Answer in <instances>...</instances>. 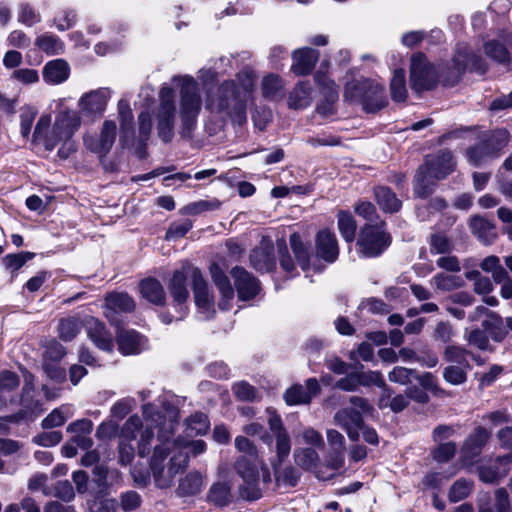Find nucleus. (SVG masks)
<instances>
[{
  "label": "nucleus",
  "instance_id": "a878e982",
  "mask_svg": "<svg viewBox=\"0 0 512 512\" xmlns=\"http://www.w3.org/2000/svg\"><path fill=\"white\" fill-rule=\"evenodd\" d=\"M192 268L193 267H187L182 270H175L168 283L169 293L173 301L179 306H182L189 298L187 278Z\"/></svg>",
  "mask_w": 512,
  "mask_h": 512
},
{
  "label": "nucleus",
  "instance_id": "20e7f679",
  "mask_svg": "<svg viewBox=\"0 0 512 512\" xmlns=\"http://www.w3.org/2000/svg\"><path fill=\"white\" fill-rule=\"evenodd\" d=\"M172 82L180 86L178 103L179 134L182 138L189 139L197 127V119L202 108L199 86L190 76H174Z\"/></svg>",
  "mask_w": 512,
  "mask_h": 512
},
{
  "label": "nucleus",
  "instance_id": "4c0bfd02",
  "mask_svg": "<svg viewBox=\"0 0 512 512\" xmlns=\"http://www.w3.org/2000/svg\"><path fill=\"white\" fill-rule=\"evenodd\" d=\"M375 199L382 210L389 213L398 212L402 202L396 194L386 186H378L374 189Z\"/></svg>",
  "mask_w": 512,
  "mask_h": 512
},
{
  "label": "nucleus",
  "instance_id": "5fc2aeb1",
  "mask_svg": "<svg viewBox=\"0 0 512 512\" xmlns=\"http://www.w3.org/2000/svg\"><path fill=\"white\" fill-rule=\"evenodd\" d=\"M187 431L194 435H204L210 427L208 417L202 412L192 414L186 420Z\"/></svg>",
  "mask_w": 512,
  "mask_h": 512
},
{
  "label": "nucleus",
  "instance_id": "412c9836",
  "mask_svg": "<svg viewBox=\"0 0 512 512\" xmlns=\"http://www.w3.org/2000/svg\"><path fill=\"white\" fill-rule=\"evenodd\" d=\"M320 385L316 378H309L306 386L295 384L286 390L284 394L285 402L288 405L308 404L311 399L320 393Z\"/></svg>",
  "mask_w": 512,
  "mask_h": 512
},
{
  "label": "nucleus",
  "instance_id": "f704fd0d",
  "mask_svg": "<svg viewBox=\"0 0 512 512\" xmlns=\"http://www.w3.org/2000/svg\"><path fill=\"white\" fill-rule=\"evenodd\" d=\"M284 82L276 74H268L261 82L262 96L270 101H280L284 97Z\"/></svg>",
  "mask_w": 512,
  "mask_h": 512
},
{
  "label": "nucleus",
  "instance_id": "e2e57ef3",
  "mask_svg": "<svg viewBox=\"0 0 512 512\" xmlns=\"http://www.w3.org/2000/svg\"><path fill=\"white\" fill-rule=\"evenodd\" d=\"M34 257L33 253L30 252H20L17 254H8L6 255L2 262L7 269L12 271H16L20 269L27 261L31 260Z\"/></svg>",
  "mask_w": 512,
  "mask_h": 512
},
{
  "label": "nucleus",
  "instance_id": "cd10ccee",
  "mask_svg": "<svg viewBox=\"0 0 512 512\" xmlns=\"http://www.w3.org/2000/svg\"><path fill=\"white\" fill-rule=\"evenodd\" d=\"M116 340L123 355L139 354L145 346V339L135 330L120 329Z\"/></svg>",
  "mask_w": 512,
  "mask_h": 512
},
{
  "label": "nucleus",
  "instance_id": "72a5a7b5",
  "mask_svg": "<svg viewBox=\"0 0 512 512\" xmlns=\"http://www.w3.org/2000/svg\"><path fill=\"white\" fill-rule=\"evenodd\" d=\"M472 233L484 244H491L497 237L496 226L480 216H474L470 220Z\"/></svg>",
  "mask_w": 512,
  "mask_h": 512
},
{
  "label": "nucleus",
  "instance_id": "338daca9",
  "mask_svg": "<svg viewBox=\"0 0 512 512\" xmlns=\"http://www.w3.org/2000/svg\"><path fill=\"white\" fill-rule=\"evenodd\" d=\"M359 386L384 387L383 375L378 371L355 372Z\"/></svg>",
  "mask_w": 512,
  "mask_h": 512
},
{
  "label": "nucleus",
  "instance_id": "680f3d73",
  "mask_svg": "<svg viewBox=\"0 0 512 512\" xmlns=\"http://www.w3.org/2000/svg\"><path fill=\"white\" fill-rule=\"evenodd\" d=\"M470 493L471 483L464 479H459L450 488L448 498L450 502L456 503L467 498Z\"/></svg>",
  "mask_w": 512,
  "mask_h": 512
},
{
  "label": "nucleus",
  "instance_id": "6e6552de",
  "mask_svg": "<svg viewBox=\"0 0 512 512\" xmlns=\"http://www.w3.org/2000/svg\"><path fill=\"white\" fill-rule=\"evenodd\" d=\"M438 84V74L435 67L428 62L422 53H417L411 58L410 85L416 93L432 90Z\"/></svg>",
  "mask_w": 512,
  "mask_h": 512
},
{
  "label": "nucleus",
  "instance_id": "9d476101",
  "mask_svg": "<svg viewBox=\"0 0 512 512\" xmlns=\"http://www.w3.org/2000/svg\"><path fill=\"white\" fill-rule=\"evenodd\" d=\"M81 118L76 111L65 110L60 112L53 125L55 136H45L44 146L46 150L52 151L62 139H71L73 134L79 129Z\"/></svg>",
  "mask_w": 512,
  "mask_h": 512
},
{
  "label": "nucleus",
  "instance_id": "4be33fe9",
  "mask_svg": "<svg viewBox=\"0 0 512 512\" xmlns=\"http://www.w3.org/2000/svg\"><path fill=\"white\" fill-rule=\"evenodd\" d=\"M499 39H492L484 43V53L487 57L499 64L508 65L511 62V56L507 46L512 47V33L503 31Z\"/></svg>",
  "mask_w": 512,
  "mask_h": 512
},
{
  "label": "nucleus",
  "instance_id": "e433bc0d",
  "mask_svg": "<svg viewBox=\"0 0 512 512\" xmlns=\"http://www.w3.org/2000/svg\"><path fill=\"white\" fill-rule=\"evenodd\" d=\"M436 181L430 173L420 166L413 181L414 195L423 199L429 197L434 192Z\"/></svg>",
  "mask_w": 512,
  "mask_h": 512
},
{
  "label": "nucleus",
  "instance_id": "49530a36",
  "mask_svg": "<svg viewBox=\"0 0 512 512\" xmlns=\"http://www.w3.org/2000/svg\"><path fill=\"white\" fill-rule=\"evenodd\" d=\"M295 464L304 469L312 470L316 468L319 463V455L315 449L312 448H298L293 454Z\"/></svg>",
  "mask_w": 512,
  "mask_h": 512
},
{
  "label": "nucleus",
  "instance_id": "f3484780",
  "mask_svg": "<svg viewBox=\"0 0 512 512\" xmlns=\"http://www.w3.org/2000/svg\"><path fill=\"white\" fill-rule=\"evenodd\" d=\"M110 99V90L99 88L84 94L79 100L81 111L89 116H101Z\"/></svg>",
  "mask_w": 512,
  "mask_h": 512
},
{
  "label": "nucleus",
  "instance_id": "7c9ffc66",
  "mask_svg": "<svg viewBox=\"0 0 512 512\" xmlns=\"http://www.w3.org/2000/svg\"><path fill=\"white\" fill-rule=\"evenodd\" d=\"M138 135L136 139L133 137L134 144L136 143L135 153L139 158L145 157L147 142L150 139L152 132L153 122L152 117L148 111H142L137 118Z\"/></svg>",
  "mask_w": 512,
  "mask_h": 512
},
{
  "label": "nucleus",
  "instance_id": "6ab92c4d",
  "mask_svg": "<svg viewBox=\"0 0 512 512\" xmlns=\"http://www.w3.org/2000/svg\"><path fill=\"white\" fill-rule=\"evenodd\" d=\"M117 126L112 120H106L103 123L98 139L85 138V144L92 152L104 156L112 148L116 139Z\"/></svg>",
  "mask_w": 512,
  "mask_h": 512
},
{
  "label": "nucleus",
  "instance_id": "1a4fd4ad",
  "mask_svg": "<svg viewBox=\"0 0 512 512\" xmlns=\"http://www.w3.org/2000/svg\"><path fill=\"white\" fill-rule=\"evenodd\" d=\"M235 469L243 479V484L239 487L240 497L247 501L261 498L262 492L258 486L259 472L255 462L247 456H241L235 462Z\"/></svg>",
  "mask_w": 512,
  "mask_h": 512
},
{
  "label": "nucleus",
  "instance_id": "393cba45",
  "mask_svg": "<svg viewBox=\"0 0 512 512\" xmlns=\"http://www.w3.org/2000/svg\"><path fill=\"white\" fill-rule=\"evenodd\" d=\"M291 71L297 76L308 75L314 69L319 59V51L309 47L301 48L292 54Z\"/></svg>",
  "mask_w": 512,
  "mask_h": 512
},
{
  "label": "nucleus",
  "instance_id": "79ce46f5",
  "mask_svg": "<svg viewBox=\"0 0 512 512\" xmlns=\"http://www.w3.org/2000/svg\"><path fill=\"white\" fill-rule=\"evenodd\" d=\"M337 226L341 236L346 242L351 243L354 241L357 224L350 212L343 210L338 212Z\"/></svg>",
  "mask_w": 512,
  "mask_h": 512
},
{
  "label": "nucleus",
  "instance_id": "f257e3e1",
  "mask_svg": "<svg viewBox=\"0 0 512 512\" xmlns=\"http://www.w3.org/2000/svg\"><path fill=\"white\" fill-rule=\"evenodd\" d=\"M176 423L170 421L160 427L158 440L150 459V469L155 485L160 489L170 488L175 477L186 470L189 465V455L182 451L184 446L181 437L173 438Z\"/></svg>",
  "mask_w": 512,
  "mask_h": 512
},
{
  "label": "nucleus",
  "instance_id": "69168bd1",
  "mask_svg": "<svg viewBox=\"0 0 512 512\" xmlns=\"http://www.w3.org/2000/svg\"><path fill=\"white\" fill-rule=\"evenodd\" d=\"M316 81L322 87L321 93L325 98V102H329V104L333 105L338 99V90L335 83L332 80L319 75L316 76Z\"/></svg>",
  "mask_w": 512,
  "mask_h": 512
},
{
  "label": "nucleus",
  "instance_id": "f8f14e48",
  "mask_svg": "<svg viewBox=\"0 0 512 512\" xmlns=\"http://www.w3.org/2000/svg\"><path fill=\"white\" fill-rule=\"evenodd\" d=\"M466 68H471L481 73L486 71V65L479 56L463 53L459 48L452 60L451 67H449L447 73L443 75L444 85L454 86L459 81Z\"/></svg>",
  "mask_w": 512,
  "mask_h": 512
},
{
  "label": "nucleus",
  "instance_id": "c756f323",
  "mask_svg": "<svg viewBox=\"0 0 512 512\" xmlns=\"http://www.w3.org/2000/svg\"><path fill=\"white\" fill-rule=\"evenodd\" d=\"M69 75L70 67L64 59L48 61L42 71L43 80L50 85H58L65 82Z\"/></svg>",
  "mask_w": 512,
  "mask_h": 512
},
{
  "label": "nucleus",
  "instance_id": "8fccbe9b",
  "mask_svg": "<svg viewBox=\"0 0 512 512\" xmlns=\"http://www.w3.org/2000/svg\"><path fill=\"white\" fill-rule=\"evenodd\" d=\"M510 135L507 130L499 129L493 131L488 135L483 142L490 150L493 157H496L498 153L508 144Z\"/></svg>",
  "mask_w": 512,
  "mask_h": 512
},
{
  "label": "nucleus",
  "instance_id": "bf43d9fd",
  "mask_svg": "<svg viewBox=\"0 0 512 512\" xmlns=\"http://www.w3.org/2000/svg\"><path fill=\"white\" fill-rule=\"evenodd\" d=\"M433 282L437 289L442 291H451L461 287L463 280L459 276L438 273L433 277Z\"/></svg>",
  "mask_w": 512,
  "mask_h": 512
},
{
  "label": "nucleus",
  "instance_id": "2eb2a0df",
  "mask_svg": "<svg viewBox=\"0 0 512 512\" xmlns=\"http://www.w3.org/2000/svg\"><path fill=\"white\" fill-rule=\"evenodd\" d=\"M235 287L240 300L247 301L254 298L260 291V282L243 267L236 266L231 270Z\"/></svg>",
  "mask_w": 512,
  "mask_h": 512
},
{
  "label": "nucleus",
  "instance_id": "09e8293b",
  "mask_svg": "<svg viewBox=\"0 0 512 512\" xmlns=\"http://www.w3.org/2000/svg\"><path fill=\"white\" fill-rule=\"evenodd\" d=\"M73 414L71 405H63L59 408L54 409L42 420V427L44 429H50L63 425L67 418Z\"/></svg>",
  "mask_w": 512,
  "mask_h": 512
},
{
  "label": "nucleus",
  "instance_id": "864d4df0",
  "mask_svg": "<svg viewBox=\"0 0 512 512\" xmlns=\"http://www.w3.org/2000/svg\"><path fill=\"white\" fill-rule=\"evenodd\" d=\"M431 254H449L453 251L452 241L444 233H433L429 238Z\"/></svg>",
  "mask_w": 512,
  "mask_h": 512
},
{
  "label": "nucleus",
  "instance_id": "c9c22d12",
  "mask_svg": "<svg viewBox=\"0 0 512 512\" xmlns=\"http://www.w3.org/2000/svg\"><path fill=\"white\" fill-rule=\"evenodd\" d=\"M312 88L308 82L300 81L288 95V106L291 109H304L311 103Z\"/></svg>",
  "mask_w": 512,
  "mask_h": 512
},
{
  "label": "nucleus",
  "instance_id": "ddd939ff",
  "mask_svg": "<svg viewBox=\"0 0 512 512\" xmlns=\"http://www.w3.org/2000/svg\"><path fill=\"white\" fill-rule=\"evenodd\" d=\"M431 177L436 180L446 178L455 168V161L450 150L442 149L434 155L426 157L425 162L421 165Z\"/></svg>",
  "mask_w": 512,
  "mask_h": 512
},
{
  "label": "nucleus",
  "instance_id": "a211bd4d",
  "mask_svg": "<svg viewBox=\"0 0 512 512\" xmlns=\"http://www.w3.org/2000/svg\"><path fill=\"white\" fill-rule=\"evenodd\" d=\"M316 256L327 263H334L339 256L336 235L328 229L320 230L315 237Z\"/></svg>",
  "mask_w": 512,
  "mask_h": 512
},
{
  "label": "nucleus",
  "instance_id": "2f4dec72",
  "mask_svg": "<svg viewBox=\"0 0 512 512\" xmlns=\"http://www.w3.org/2000/svg\"><path fill=\"white\" fill-rule=\"evenodd\" d=\"M274 248L272 245H261L250 253V263L254 269L260 272H270L275 266Z\"/></svg>",
  "mask_w": 512,
  "mask_h": 512
},
{
  "label": "nucleus",
  "instance_id": "7ed1b4c3",
  "mask_svg": "<svg viewBox=\"0 0 512 512\" xmlns=\"http://www.w3.org/2000/svg\"><path fill=\"white\" fill-rule=\"evenodd\" d=\"M142 411L147 425L143 427L141 418L138 415H132L123 424L119 437L122 440L133 441L140 435L137 443L138 454L141 457H145L151 450L154 438L153 427L159 431L163 423H169L170 421H166L158 409L150 403L143 405Z\"/></svg>",
  "mask_w": 512,
  "mask_h": 512
},
{
  "label": "nucleus",
  "instance_id": "a19ab883",
  "mask_svg": "<svg viewBox=\"0 0 512 512\" xmlns=\"http://www.w3.org/2000/svg\"><path fill=\"white\" fill-rule=\"evenodd\" d=\"M83 324L78 317L69 316L59 320L58 336L61 340L69 342L81 331Z\"/></svg>",
  "mask_w": 512,
  "mask_h": 512
},
{
  "label": "nucleus",
  "instance_id": "473e14b6",
  "mask_svg": "<svg viewBox=\"0 0 512 512\" xmlns=\"http://www.w3.org/2000/svg\"><path fill=\"white\" fill-rule=\"evenodd\" d=\"M143 298L155 305H164L166 294L162 284L155 278H146L139 283Z\"/></svg>",
  "mask_w": 512,
  "mask_h": 512
},
{
  "label": "nucleus",
  "instance_id": "58836bf2",
  "mask_svg": "<svg viewBox=\"0 0 512 512\" xmlns=\"http://www.w3.org/2000/svg\"><path fill=\"white\" fill-rule=\"evenodd\" d=\"M203 487V477L198 471H190L179 481L177 494L179 496H192L198 494Z\"/></svg>",
  "mask_w": 512,
  "mask_h": 512
},
{
  "label": "nucleus",
  "instance_id": "4d7b16f0",
  "mask_svg": "<svg viewBox=\"0 0 512 512\" xmlns=\"http://www.w3.org/2000/svg\"><path fill=\"white\" fill-rule=\"evenodd\" d=\"M471 367L448 365L443 370V378L451 385H461L467 380V373Z\"/></svg>",
  "mask_w": 512,
  "mask_h": 512
},
{
  "label": "nucleus",
  "instance_id": "0e129e2a",
  "mask_svg": "<svg viewBox=\"0 0 512 512\" xmlns=\"http://www.w3.org/2000/svg\"><path fill=\"white\" fill-rule=\"evenodd\" d=\"M355 213L364 218L367 223L383 222L379 219L375 206L371 202L361 201L354 207Z\"/></svg>",
  "mask_w": 512,
  "mask_h": 512
},
{
  "label": "nucleus",
  "instance_id": "052dcab7",
  "mask_svg": "<svg viewBox=\"0 0 512 512\" xmlns=\"http://www.w3.org/2000/svg\"><path fill=\"white\" fill-rule=\"evenodd\" d=\"M41 21L40 14L28 3H21L18 11V22L28 27Z\"/></svg>",
  "mask_w": 512,
  "mask_h": 512
},
{
  "label": "nucleus",
  "instance_id": "a18cd8bd",
  "mask_svg": "<svg viewBox=\"0 0 512 512\" xmlns=\"http://www.w3.org/2000/svg\"><path fill=\"white\" fill-rule=\"evenodd\" d=\"M280 464L279 462L272 463L276 484L289 487L296 486L300 479L299 471L292 466L281 469Z\"/></svg>",
  "mask_w": 512,
  "mask_h": 512
},
{
  "label": "nucleus",
  "instance_id": "37998d69",
  "mask_svg": "<svg viewBox=\"0 0 512 512\" xmlns=\"http://www.w3.org/2000/svg\"><path fill=\"white\" fill-rule=\"evenodd\" d=\"M20 384L19 376L12 371L3 370L0 372V394L11 392L18 388ZM14 402L13 397L9 400L0 395V408L6 407L8 403Z\"/></svg>",
  "mask_w": 512,
  "mask_h": 512
},
{
  "label": "nucleus",
  "instance_id": "bb28decb",
  "mask_svg": "<svg viewBox=\"0 0 512 512\" xmlns=\"http://www.w3.org/2000/svg\"><path fill=\"white\" fill-rule=\"evenodd\" d=\"M210 273L214 284L217 286L222 296V300L219 302V308L221 310L230 309V302L234 298V289L228 276L217 264H212L210 266Z\"/></svg>",
  "mask_w": 512,
  "mask_h": 512
},
{
  "label": "nucleus",
  "instance_id": "603ef678",
  "mask_svg": "<svg viewBox=\"0 0 512 512\" xmlns=\"http://www.w3.org/2000/svg\"><path fill=\"white\" fill-rule=\"evenodd\" d=\"M468 355L473 356L466 349L455 345H449L444 350V359L451 363L450 365L471 367L467 360Z\"/></svg>",
  "mask_w": 512,
  "mask_h": 512
},
{
  "label": "nucleus",
  "instance_id": "c03bdc74",
  "mask_svg": "<svg viewBox=\"0 0 512 512\" xmlns=\"http://www.w3.org/2000/svg\"><path fill=\"white\" fill-rule=\"evenodd\" d=\"M482 326L496 342H501L507 335L502 318L494 312L488 314V317L482 321Z\"/></svg>",
  "mask_w": 512,
  "mask_h": 512
},
{
  "label": "nucleus",
  "instance_id": "4468645a",
  "mask_svg": "<svg viewBox=\"0 0 512 512\" xmlns=\"http://www.w3.org/2000/svg\"><path fill=\"white\" fill-rule=\"evenodd\" d=\"M136 304L133 298L126 292H111L105 296L104 315L113 325L118 323V313H131Z\"/></svg>",
  "mask_w": 512,
  "mask_h": 512
},
{
  "label": "nucleus",
  "instance_id": "5701e85b",
  "mask_svg": "<svg viewBox=\"0 0 512 512\" xmlns=\"http://www.w3.org/2000/svg\"><path fill=\"white\" fill-rule=\"evenodd\" d=\"M84 326L87 336L97 348L107 352L113 350V337L103 322L90 317L86 320Z\"/></svg>",
  "mask_w": 512,
  "mask_h": 512
},
{
  "label": "nucleus",
  "instance_id": "774afa93",
  "mask_svg": "<svg viewBox=\"0 0 512 512\" xmlns=\"http://www.w3.org/2000/svg\"><path fill=\"white\" fill-rule=\"evenodd\" d=\"M141 496L133 490H129L120 495V506L124 512H130L140 507Z\"/></svg>",
  "mask_w": 512,
  "mask_h": 512
},
{
  "label": "nucleus",
  "instance_id": "ea45409f",
  "mask_svg": "<svg viewBox=\"0 0 512 512\" xmlns=\"http://www.w3.org/2000/svg\"><path fill=\"white\" fill-rule=\"evenodd\" d=\"M35 46L47 55H59L64 51V43L59 37L44 33L35 39Z\"/></svg>",
  "mask_w": 512,
  "mask_h": 512
},
{
  "label": "nucleus",
  "instance_id": "b1692460",
  "mask_svg": "<svg viewBox=\"0 0 512 512\" xmlns=\"http://www.w3.org/2000/svg\"><path fill=\"white\" fill-rule=\"evenodd\" d=\"M326 436L330 447L326 462L329 467L337 470L344 465L345 438L335 429H328Z\"/></svg>",
  "mask_w": 512,
  "mask_h": 512
},
{
  "label": "nucleus",
  "instance_id": "dca6fc26",
  "mask_svg": "<svg viewBox=\"0 0 512 512\" xmlns=\"http://www.w3.org/2000/svg\"><path fill=\"white\" fill-rule=\"evenodd\" d=\"M334 423L346 431L352 441L359 439L360 429L363 428V414L354 408H343L334 415Z\"/></svg>",
  "mask_w": 512,
  "mask_h": 512
},
{
  "label": "nucleus",
  "instance_id": "6e6d98bb",
  "mask_svg": "<svg viewBox=\"0 0 512 512\" xmlns=\"http://www.w3.org/2000/svg\"><path fill=\"white\" fill-rule=\"evenodd\" d=\"M466 156L468 161L474 166H479L488 159L493 158V155L483 140L476 145L469 147L466 151Z\"/></svg>",
  "mask_w": 512,
  "mask_h": 512
},
{
  "label": "nucleus",
  "instance_id": "0eeeda50",
  "mask_svg": "<svg viewBox=\"0 0 512 512\" xmlns=\"http://www.w3.org/2000/svg\"><path fill=\"white\" fill-rule=\"evenodd\" d=\"M344 97L362 104L365 111L374 113L384 107L383 87L368 79L354 80L345 86Z\"/></svg>",
  "mask_w": 512,
  "mask_h": 512
},
{
  "label": "nucleus",
  "instance_id": "3c124183",
  "mask_svg": "<svg viewBox=\"0 0 512 512\" xmlns=\"http://www.w3.org/2000/svg\"><path fill=\"white\" fill-rule=\"evenodd\" d=\"M392 99L396 102H404L407 98L405 72L403 69L395 70L390 84Z\"/></svg>",
  "mask_w": 512,
  "mask_h": 512
},
{
  "label": "nucleus",
  "instance_id": "13d9d810",
  "mask_svg": "<svg viewBox=\"0 0 512 512\" xmlns=\"http://www.w3.org/2000/svg\"><path fill=\"white\" fill-rule=\"evenodd\" d=\"M208 497L215 505L223 507L230 501V487L226 483H215L210 488Z\"/></svg>",
  "mask_w": 512,
  "mask_h": 512
},
{
  "label": "nucleus",
  "instance_id": "9b49d317",
  "mask_svg": "<svg viewBox=\"0 0 512 512\" xmlns=\"http://www.w3.org/2000/svg\"><path fill=\"white\" fill-rule=\"evenodd\" d=\"M189 278L192 283L195 304L199 313L203 315L202 318L207 320L215 313L212 291L200 269L192 268L189 272Z\"/></svg>",
  "mask_w": 512,
  "mask_h": 512
},
{
  "label": "nucleus",
  "instance_id": "c85d7f7f",
  "mask_svg": "<svg viewBox=\"0 0 512 512\" xmlns=\"http://www.w3.org/2000/svg\"><path fill=\"white\" fill-rule=\"evenodd\" d=\"M118 113L121 127L120 143L123 147H131L134 145V116L128 102L124 100L118 102Z\"/></svg>",
  "mask_w": 512,
  "mask_h": 512
},
{
  "label": "nucleus",
  "instance_id": "39448f33",
  "mask_svg": "<svg viewBox=\"0 0 512 512\" xmlns=\"http://www.w3.org/2000/svg\"><path fill=\"white\" fill-rule=\"evenodd\" d=\"M391 241L385 222L366 223L358 235L357 252L363 258H375L391 245Z\"/></svg>",
  "mask_w": 512,
  "mask_h": 512
},
{
  "label": "nucleus",
  "instance_id": "aec40b11",
  "mask_svg": "<svg viewBox=\"0 0 512 512\" xmlns=\"http://www.w3.org/2000/svg\"><path fill=\"white\" fill-rule=\"evenodd\" d=\"M490 437L488 432L483 427H477L474 431L469 434L461 448V458L465 464H470L473 460L478 457L486 445Z\"/></svg>",
  "mask_w": 512,
  "mask_h": 512
},
{
  "label": "nucleus",
  "instance_id": "423d86ee",
  "mask_svg": "<svg viewBox=\"0 0 512 512\" xmlns=\"http://www.w3.org/2000/svg\"><path fill=\"white\" fill-rule=\"evenodd\" d=\"M159 104L155 111L156 130L158 137L169 143L174 137L176 120L175 93L168 84H163L159 91Z\"/></svg>",
  "mask_w": 512,
  "mask_h": 512
},
{
  "label": "nucleus",
  "instance_id": "f03ea898",
  "mask_svg": "<svg viewBox=\"0 0 512 512\" xmlns=\"http://www.w3.org/2000/svg\"><path fill=\"white\" fill-rule=\"evenodd\" d=\"M241 86L234 81H225L207 102V108L215 112H226L233 120L242 123L246 120L245 97L254 86L253 78L248 73H240Z\"/></svg>",
  "mask_w": 512,
  "mask_h": 512
},
{
  "label": "nucleus",
  "instance_id": "de8ad7c7",
  "mask_svg": "<svg viewBox=\"0 0 512 512\" xmlns=\"http://www.w3.org/2000/svg\"><path fill=\"white\" fill-rule=\"evenodd\" d=\"M290 245L302 270H308L310 268L309 248L302 242L301 237L298 234H292L290 236Z\"/></svg>",
  "mask_w": 512,
  "mask_h": 512
}]
</instances>
